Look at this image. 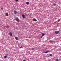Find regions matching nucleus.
<instances>
[{"label":"nucleus","mask_w":61,"mask_h":61,"mask_svg":"<svg viewBox=\"0 0 61 61\" xmlns=\"http://www.w3.org/2000/svg\"><path fill=\"white\" fill-rule=\"evenodd\" d=\"M15 19L18 22H19L20 20L19 19H18V17H16V18H15Z\"/></svg>","instance_id":"nucleus-1"},{"label":"nucleus","mask_w":61,"mask_h":61,"mask_svg":"<svg viewBox=\"0 0 61 61\" xmlns=\"http://www.w3.org/2000/svg\"><path fill=\"white\" fill-rule=\"evenodd\" d=\"M22 16L23 18H25V16L24 15H22Z\"/></svg>","instance_id":"nucleus-2"},{"label":"nucleus","mask_w":61,"mask_h":61,"mask_svg":"<svg viewBox=\"0 0 61 61\" xmlns=\"http://www.w3.org/2000/svg\"><path fill=\"white\" fill-rule=\"evenodd\" d=\"M59 33V31H55V33L56 34H58Z\"/></svg>","instance_id":"nucleus-3"},{"label":"nucleus","mask_w":61,"mask_h":61,"mask_svg":"<svg viewBox=\"0 0 61 61\" xmlns=\"http://www.w3.org/2000/svg\"><path fill=\"white\" fill-rule=\"evenodd\" d=\"M17 11L15 10H14V14H17Z\"/></svg>","instance_id":"nucleus-4"},{"label":"nucleus","mask_w":61,"mask_h":61,"mask_svg":"<svg viewBox=\"0 0 61 61\" xmlns=\"http://www.w3.org/2000/svg\"><path fill=\"white\" fill-rule=\"evenodd\" d=\"M10 36H12V33H11V32H10Z\"/></svg>","instance_id":"nucleus-5"},{"label":"nucleus","mask_w":61,"mask_h":61,"mask_svg":"<svg viewBox=\"0 0 61 61\" xmlns=\"http://www.w3.org/2000/svg\"><path fill=\"white\" fill-rule=\"evenodd\" d=\"M5 15L6 16H8V14L7 13H5Z\"/></svg>","instance_id":"nucleus-6"},{"label":"nucleus","mask_w":61,"mask_h":61,"mask_svg":"<svg viewBox=\"0 0 61 61\" xmlns=\"http://www.w3.org/2000/svg\"><path fill=\"white\" fill-rule=\"evenodd\" d=\"M26 4H27V5H28L29 4V2L28 1V2H26Z\"/></svg>","instance_id":"nucleus-7"},{"label":"nucleus","mask_w":61,"mask_h":61,"mask_svg":"<svg viewBox=\"0 0 61 61\" xmlns=\"http://www.w3.org/2000/svg\"><path fill=\"white\" fill-rule=\"evenodd\" d=\"M45 36V34L43 33H42V36Z\"/></svg>","instance_id":"nucleus-8"},{"label":"nucleus","mask_w":61,"mask_h":61,"mask_svg":"<svg viewBox=\"0 0 61 61\" xmlns=\"http://www.w3.org/2000/svg\"><path fill=\"white\" fill-rule=\"evenodd\" d=\"M15 39L16 40H18V37H15Z\"/></svg>","instance_id":"nucleus-9"},{"label":"nucleus","mask_w":61,"mask_h":61,"mask_svg":"<svg viewBox=\"0 0 61 61\" xmlns=\"http://www.w3.org/2000/svg\"><path fill=\"white\" fill-rule=\"evenodd\" d=\"M49 52V51H46V52H44L45 53H48Z\"/></svg>","instance_id":"nucleus-10"},{"label":"nucleus","mask_w":61,"mask_h":61,"mask_svg":"<svg viewBox=\"0 0 61 61\" xmlns=\"http://www.w3.org/2000/svg\"><path fill=\"white\" fill-rule=\"evenodd\" d=\"M34 21H36H36H37V20L36 19H34Z\"/></svg>","instance_id":"nucleus-11"},{"label":"nucleus","mask_w":61,"mask_h":61,"mask_svg":"<svg viewBox=\"0 0 61 61\" xmlns=\"http://www.w3.org/2000/svg\"><path fill=\"white\" fill-rule=\"evenodd\" d=\"M53 5H54V6H56V3L53 4Z\"/></svg>","instance_id":"nucleus-12"},{"label":"nucleus","mask_w":61,"mask_h":61,"mask_svg":"<svg viewBox=\"0 0 61 61\" xmlns=\"http://www.w3.org/2000/svg\"><path fill=\"white\" fill-rule=\"evenodd\" d=\"M53 41H50V42H51V43H53Z\"/></svg>","instance_id":"nucleus-13"},{"label":"nucleus","mask_w":61,"mask_h":61,"mask_svg":"<svg viewBox=\"0 0 61 61\" xmlns=\"http://www.w3.org/2000/svg\"><path fill=\"white\" fill-rule=\"evenodd\" d=\"M7 57V56H4V58H6Z\"/></svg>","instance_id":"nucleus-14"},{"label":"nucleus","mask_w":61,"mask_h":61,"mask_svg":"<svg viewBox=\"0 0 61 61\" xmlns=\"http://www.w3.org/2000/svg\"><path fill=\"white\" fill-rule=\"evenodd\" d=\"M28 54H29L30 53V51H28Z\"/></svg>","instance_id":"nucleus-15"},{"label":"nucleus","mask_w":61,"mask_h":61,"mask_svg":"<svg viewBox=\"0 0 61 61\" xmlns=\"http://www.w3.org/2000/svg\"><path fill=\"white\" fill-rule=\"evenodd\" d=\"M50 56H52V54H50Z\"/></svg>","instance_id":"nucleus-16"},{"label":"nucleus","mask_w":61,"mask_h":61,"mask_svg":"<svg viewBox=\"0 0 61 61\" xmlns=\"http://www.w3.org/2000/svg\"><path fill=\"white\" fill-rule=\"evenodd\" d=\"M56 61H58V59H57L56 60Z\"/></svg>","instance_id":"nucleus-17"},{"label":"nucleus","mask_w":61,"mask_h":61,"mask_svg":"<svg viewBox=\"0 0 61 61\" xmlns=\"http://www.w3.org/2000/svg\"><path fill=\"white\" fill-rule=\"evenodd\" d=\"M23 47L22 46H21V47H20V48H23Z\"/></svg>","instance_id":"nucleus-18"},{"label":"nucleus","mask_w":61,"mask_h":61,"mask_svg":"<svg viewBox=\"0 0 61 61\" xmlns=\"http://www.w3.org/2000/svg\"><path fill=\"white\" fill-rule=\"evenodd\" d=\"M32 50H35V48H33L32 49Z\"/></svg>","instance_id":"nucleus-19"},{"label":"nucleus","mask_w":61,"mask_h":61,"mask_svg":"<svg viewBox=\"0 0 61 61\" xmlns=\"http://www.w3.org/2000/svg\"><path fill=\"white\" fill-rule=\"evenodd\" d=\"M18 0H16L15 1L16 2H17V1H18Z\"/></svg>","instance_id":"nucleus-20"},{"label":"nucleus","mask_w":61,"mask_h":61,"mask_svg":"<svg viewBox=\"0 0 61 61\" xmlns=\"http://www.w3.org/2000/svg\"><path fill=\"white\" fill-rule=\"evenodd\" d=\"M1 9L2 10H3V8H1Z\"/></svg>","instance_id":"nucleus-21"},{"label":"nucleus","mask_w":61,"mask_h":61,"mask_svg":"<svg viewBox=\"0 0 61 61\" xmlns=\"http://www.w3.org/2000/svg\"><path fill=\"white\" fill-rule=\"evenodd\" d=\"M43 36H41V38H42V37Z\"/></svg>","instance_id":"nucleus-22"},{"label":"nucleus","mask_w":61,"mask_h":61,"mask_svg":"<svg viewBox=\"0 0 61 61\" xmlns=\"http://www.w3.org/2000/svg\"><path fill=\"white\" fill-rule=\"evenodd\" d=\"M23 61H25V60H24Z\"/></svg>","instance_id":"nucleus-23"}]
</instances>
